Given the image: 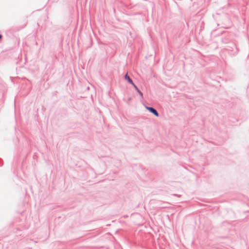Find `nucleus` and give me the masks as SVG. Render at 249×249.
Segmentation results:
<instances>
[{"label": "nucleus", "instance_id": "4", "mask_svg": "<svg viewBox=\"0 0 249 249\" xmlns=\"http://www.w3.org/2000/svg\"><path fill=\"white\" fill-rule=\"evenodd\" d=\"M1 37H2V36H1V35H0V39H1Z\"/></svg>", "mask_w": 249, "mask_h": 249}, {"label": "nucleus", "instance_id": "1", "mask_svg": "<svg viewBox=\"0 0 249 249\" xmlns=\"http://www.w3.org/2000/svg\"><path fill=\"white\" fill-rule=\"evenodd\" d=\"M146 108L147 109H148L151 112L153 113L155 116H156L157 117L159 116V114L157 112V111L154 108H153V107H146Z\"/></svg>", "mask_w": 249, "mask_h": 249}, {"label": "nucleus", "instance_id": "3", "mask_svg": "<svg viewBox=\"0 0 249 249\" xmlns=\"http://www.w3.org/2000/svg\"><path fill=\"white\" fill-rule=\"evenodd\" d=\"M135 89L137 90V91H138V92L139 93V94H140L142 97L143 94H142V92H141V91H140V90L138 89V88L137 87V89Z\"/></svg>", "mask_w": 249, "mask_h": 249}, {"label": "nucleus", "instance_id": "2", "mask_svg": "<svg viewBox=\"0 0 249 249\" xmlns=\"http://www.w3.org/2000/svg\"><path fill=\"white\" fill-rule=\"evenodd\" d=\"M125 79L126 80H127L128 81V82L130 83L131 84H132L134 87L135 88V89H137V87L134 84V83L133 82V81H132V80L130 79V78L129 77V76L127 75V74H126L125 75Z\"/></svg>", "mask_w": 249, "mask_h": 249}]
</instances>
